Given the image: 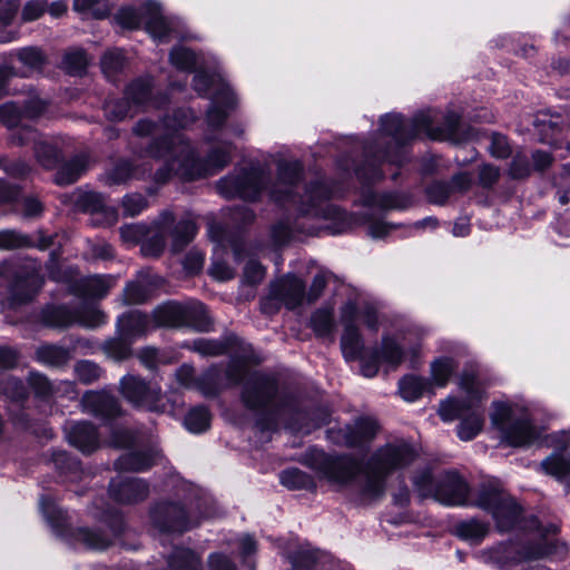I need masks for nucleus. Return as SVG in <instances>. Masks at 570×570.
Masks as SVG:
<instances>
[{
	"label": "nucleus",
	"instance_id": "obj_1",
	"mask_svg": "<svg viewBox=\"0 0 570 570\" xmlns=\"http://www.w3.org/2000/svg\"><path fill=\"white\" fill-rule=\"evenodd\" d=\"M188 121L187 112L179 110L175 114L173 125L168 119L154 121L144 118L132 127L134 135L153 137L144 155L154 159H165V164L155 173L156 183L165 184L174 175L194 180L214 175L229 164L230 145L212 149L206 159L196 157L189 141L178 131V128L185 127Z\"/></svg>",
	"mask_w": 570,
	"mask_h": 570
},
{
	"label": "nucleus",
	"instance_id": "obj_2",
	"mask_svg": "<svg viewBox=\"0 0 570 570\" xmlns=\"http://www.w3.org/2000/svg\"><path fill=\"white\" fill-rule=\"evenodd\" d=\"M225 374L232 385L242 384L240 402L247 410L256 412L269 409L256 420V426L263 432L276 431L279 421L284 422L286 429L304 434L326 423L325 416L317 422L309 419L294 397H278V380L273 374L249 372L245 363L238 360L227 365Z\"/></svg>",
	"mask_w": 570,
	"mask_h": 570
},
{
	"label": "nucleus",
	"instance_id": "obj_3",
	"mask_svg": "<svg viewBox=\"0 0 570 570\" xmlns=\"http://www.w3.org/2000/svg\"><path fill=\"white\" fill-rule=\"evenodd\" d=\"M415 458V450L404 441L379 448L364 468L351 456H327L324 452L315 453V459L331 481L342 485H353L364 501L381 498L385 491L386 476L395 470L407 466Z\"/></svg>",
	"mask_w": 570,
	"mask_h": 570
},
{
	"label": "nucleus",
	"instance_id": "obj_4",
	"mask_svg": "<svg viewBox=\"0 0 570 570\" xmlns=\"http://www.w3.org/2000/svg\"><path fill=\"white\" fill-rule=\"evenodd\" d=\"M303 166L298 160L281 159L277 163V179L271 187V197L282 205H293L302 215L331 217L335 208L328 204L332 191L324 181L317 180L303 188L304 195L298 194Z\"/></svg>",
	"mask_w": 570,
	"mask_h": 570
},
{
	"label": "nucleus",
	"instance_id": "obj_5",
	"mask_svg": "<svg viewBox=\"0 0 570 570\" xmlns=\"http://www.w3.org/2000/svg\"><path fill=\"white\" fill-rule=\"evenodd\" d=\"M459 387L468 395L469 401L449 397L440 403L439 415L443 421L460 419L458 436L462 441L474 439L484 423L483 411L474 406V402L484 399L485 384L474 366L465 367L459 379Z\"/></svg>",
	"mask_w": 570,
	"mask_h": 570
},
{
	"label": "nucleus",
	"instance_id": "obj_6",
	"mask_svg": "<svg viewBox=\"0 0 570 570\" xmlns=\"http://www.w3.org/2000/svg\"><path fill=\"white\" fill-rule=\"evenodd\" d=\"M460 115L455 111L441 114L434 109L419 111L411 120L400 115H386L381 119V130L403 145L424 134L431 139L443 140L456 134Z\"/></svg>",
	"mask_w": 570,
	"mask_h": 570
},
{
	"label": "nucleus",
	"instance_id": "obj_7",
	"mask_svg": "<svg viewBox=\"0 0 570 570\" xmlns=\"http://www.w3.org/2000/svg\"><path fill=\"white\" fill-rule=\"evenodd\" d=\"M490 420L492 428L499 432L501 442L507 445L528 446L540 436L528 412L509 403L493 402Z\"/></svg>",
	"mask_w": 570,
	"mask_h": 570
},
{
	"label": "nucleus",
	"instance_id": "obj_8",
	"mask_svg": "<svg viewBox=\"0 0 570 570\" xmlns=\"http://www.w3.org/2000/svg\"><path fill=\"white\" fill-rule=\"evenodd\" d=\"M470 504L490 513L500 532L517 529L523 518L522 507L495 483H482Z\"/></svg>",
	"mask_w": 570,
	"mask_h": 570
},
{
	"label": "nucleus",
	"instance_id": "obj_9",
	"mask_svg": "<svg viewBox=\"0 0 570 570\" xmlns=\"http://www.w3.org/2000/svg\"><path fill=\"white\" fill-rule=\"evenodd\" d=\"M413 484L422 498L431 497L445 505L468 503L469 485L456 471H446L434 478L431 470H423L414 475Z\"/></svg>",
	"mask_w": 570,
	"mask_h": 570
},
{
	"label": "nucleus",
	"instance_id": "obj_10",
	"mask_svg": "<svg viewBox=\"0 0 570 570\" xmlns=\"http://www.w3.org/2000/svg\"><path fill=\"white\" fill-rule=\"evenodd\" d=\"M153 327H193L204 332L209 327V318L205 305L198 301L178 303L166 302L151 313Z\"/></svg>",
	"mask_w": 570,
	"mask_h": 570
},
{
	"label": "nucleus",
	"instance_id": "obj_11",
	"mask_svg": "<svg viewBox=\"0 0 570 570\" xmlns=\"http://www.w3.org/2000/svg\"><path fill=\"white\" fill-rule=\"evenodd\" d=\"M269 171L262 166H252L222 178L217 183L218 193L226 198L239 197L255 200L266 187Z\"/></svg>",
	"mask_w": 570,
	"mask_h": 570
},
{
	"label": "nucleus",
	"instance_id": "obj_12",
	"mask_svg": "<svg viewBox=\"0 0 570 570\" xmlns=\"http://www.w3.org/2000/svg\"><path fill=\"white\" fill-rule=\"evenodd\" d=\"M547 554L548 549L541 543L520 547L512 542H504L484 551L482 556L487 562L509 567L538 560Z\"/></svg>",
	"mask_w": 570,
	"mask_h": 570
},
{
	"label": "nucleus",
	"instance_id": "obj_13",
	"mask_svg": "<svg viewBox=\"0 0 570 570\" xmlns=\"http://www.w3.org/2000/svg\"><path fill=\"white\" fill-rule=\"evenodd\" d=\"M150 520L161 533L181 534L198 524V520L193 519L183 505L170 502L156 504L150 512Z\"/></svg>",
	"mask_w": 570,
	"mask_h": 570
},
{
	"label": "nucleus",
	"instance_id": "obj_14",
	"mask_svg": "<svg viewBox=\"0 0 570 570\" xmlns=\"http://www.w3.org/2000/svg\"><path fill=\"white\" fill-rule=\"evenodd\" d=\"M122 396L136 407L154 412H164L165 405L160 404L161 393L159 387L147 384L145 380L135 375H127L120 381Z\"/></svg>",
	"mask_w": 570,
	"mask_h": 570
},
{
	"label": "nucleus",
	"instance_id": "obj_15",
	"mask_svg": "<svg viewBox=\"0 0 570 570\" xmlns=\"http://www.w3.org/2000/svg\"><path fill=\"white\" fill-rule=\"evenodd\" d=\"M155 226H159L166 233L168 232L171 238L170 248L174 254L183 252L198 232L196 222L190 214H186L175 223V215L170 210H164L155 222Z\"/></svg>",
	"mask_w": 570,
	"mask_h": 570
},
{
	"label": "nucleus",
	"instance_id": "obj_16",
	"mask_svg": "<svg viewBox=\"0 0 570 570\" xmlns=\"http://www.w3.org/2000/svg\"><path fill=\"white\" fill-rule=\"evenodd\" d=\"M0 276L10 282V292L14 303H26L33 296V274L23 271L18 263L3 262L0 264Z\"/></svg>",
	"mask_w": 570,
	"mask_h": 570
},
{
	"label": "nucleus",
	"instance_id": "obj_17",
	"mask_svg": "<svg viewBox=\"0 0 570 570\" xmlns=\"http://www.w3.org/2000/svg\"><path fill=\"white\" fill-rule=\"evenodd\" d=\"M551 439L558 440L556 443L557 450L547 456L540 463V466L546 474L559 481L568 480L570 487V455L567 456L564 454L570 438L563 432L558 435H552Z\"/></svg>",
	"mask_w": 570,
	"mask_h": 570
},
{
	"label": "nucleus",
	"instance_id": "obj_18",
	"mask_svg": "<svg viewBox=\"0 0 570 570\" xmlns=\"http://www.w3.org/2000/svg\"><path fill=\"white\" fill-rule=\"evenodd\" d=\"M110 495L120 503L134 504L149 494V484L139 478L117 476L109 483Z\"/></svg>",
	"mask_w": 570,
	"mask_h": 570
},
{
	"label": "nucleus",
	"instance_id": "obj_19",
	"mask_svg": "<svg viewBox=\"0 0 570 570\" xmlns=\"http://www.w3.org/2000/svg\"><path fill=\"white\" fill-rule=\"evenodd\" d=\"M304 295V282L296 276L288 275L272 284L269 299L285 305L288 309H294L302 304Z\"/></svg>",
	"mask_w": 570,
	"mask_h": 570
},
{
	"label": "nucleus",
	"instance_id": "obj_20",
	"mask_svg": "<svg viewBox=\"0 0 570 570\" xmlns=\"http://www.w3.org/2000/svg\"><path fill=\"white\" fill-rule=\"evenodd\" d=\"M83 410L95 416L111 419L120 414L118 400L107 391H88L81 397Z\"/></svg>",
	"mask_w": 570,
	"mask_h": 570
},
{
	"label": "nucleus",
	"instance_id": "obj_21",
	"mask_svg": "<svg viewBox=\"0 0 570 570\" xmlns=\"http://www.w3.org/2000/svg\"><path fill=\"white\" fill-rule=\"evenodd\" d=\"M151 167L147 163L134 164L129 160L121 159L117 161L111 168L106 170L101 180L108 185H120L130 178H145L150 176Z\"/></svg>",
	"mask_w": 570,
	"mask_h": 570
},
{
	"label": "nucleus",
	"instance_id": "obj_22",
	"mask_svg": "<svg viewBox=\"0 0 570 570\" xmlns=\"http://www.w3.org/2000/svg\"><path fill=\"white\" fill-rule=\"evenodd\" d=\"M153 327L151 317L148 315L132 311L126 314H122L116 324V334L124 335L132 343L145 336Z\"/></svg>",
	"mask_w": 570,
	"mask_h": 570
},
{
	"label": "nucleus",
	"instance_id": "obj_23",
	"mask_svg": "<svg viewBox=\"0 0 570 570\" xmlns=\"http://www.w3.org/2000/svg\"><path fill=\"white\" fill-rule=\"evenodd\" d=\"M116 284L111 275L82 277L71 285V292L79 297L102 298Z\"/></svg>",
	"mask_w": 570,
	"mask_h": 570
},
{
	"label": "nucleus",
	"instance_id": "obj_24",
	"mask_svg": "<svg viewBox=\"0 0 570 570\" xmlns=\"http://www.w3.org/2000/svg\"><path fill=\"white\" fill-rule=\"evenodd\" d=\"M377 423L370 417H361L354 425H347L340 431L343 443L348 448H358L370 443L376 435Z\"/></svg>",
	"mask_w": 570,
	"mask_h": 570
},
{
	"label": "nucleus",
	"instance_id": "obj_25",
	"mask_svg": "<svg viewBox=\"0 0 570 570\" xmlns=\"http://www.w3.org/2000/svg\"><path fill=\"white\" fill-rule=\"evenodd\" d=\"M228 385H232L226 379L225 371L219 366H210L196 379V387L205 397L218 396Z\"/></svg>",
	"mask_w": 570,
	"mask_h": 570
},
{
	"label": "nucleus",
	"instance_id": "obj_26",
	"mask_svg": "<svg viewBox=\"0 0 570 570\" xmlns=\"http://www.w3.org/2000/svg\"><path fill=\"white\" fill-rule=\"evenodd\" d=\"M68 441L82 453H91L98 449V433L89 422H78L70 426L67 432Z\"/></svg>",
	"mask_w": 570,
	"mask_h": 570
},
{
	"label": "nucleus",
	"instance_id": "obj_27",
	"mask_svg": "<svg viewBox=\"0 0 570 570\" xmlns=\"http://www.w3.org/2000/svg\"><path fill=\"white\" fill-rule=\"evenodd\" d=\"M89 166V155L85 153L78 154L58 168L55 174L53 181L59 186L71 185L88 170Z\"/></svg>",
	"mask_w": 570,
	"mask_h": 570
},
{
	"label": "nucleus",
	"instance_id": "obj_28",
	"mask_svg": "<svg viewBox=\"0 0 570 570\" xmlns=\"http://www.w3.org/2000/svg\"><path fill=\"white\" fill-rule=\"evenodd\" d=\"M224 104L226 108H233L235 104L234 94L228 85L222 88L212 97V106L207 111V124L209 127L219 128L227 118V111L218 104Z\"/></svg>",
	"mask_w": 570,
	"mask_h": 570
},
{
	"label": "nucleus",
	"instance_id": "obj_29",
	"mask_svg": "<svg viewBox=\"0 0 570 570\" xmlns=\"http://www.w3.org/2000/svg\"><path fill=\"white\" fill-rule=\"evenodd\" d=\"M75 206L78 210L89 214H104L108 223L116 220V212L106 204L102 194L97 191H85L78 195Z\"/></svg>",
	"mask_w": 570,
	"mask_h": 570
},
{
	"label": "nucleus",
	"instance_id": "obj_30",
	"mask_svg": "<svg viewBox=\"0 0 570 570\" xmlns=\"http://www.w3.org/2000/svg\"><path fill=\"white\" fill-rule=\"evenodd\" d=\"M157 451H137L122 454L115 462V469L119 471L141 472L156 463Z\"/></svg>",
	"mask_w": 570,
	"mask_h": 570
},
{
	"label": "nucleus",
	"instance_id": "obj_31",
	"mask_svg": "<svg viewBox=\"0 0 570 570\" xmlns=\"http://www.w3.org/2000/svg\"><path fill=\"white\" fill-rule=\"evenodd\" d=\"M328 556L317 549L299 548L288 556L292 570H322Z\"/></svg>",
	"mask_w": 570,
	"mask_h": 570
},
{
	"label": "nucleus",
	"instance_id": "obj_32",
	"mask_svg": "<svg viewBox=\"0 0 570 570\" xmlns=\"http://www.w3.org/2000/svg\"><path fill=\"white\" fill-rule=\"evenodd\" d=\"M37 163L45 169H53L62 159V150L52 139L43 138L41 135L32 146Z\"/></svg>",
	"mask_w": 570,
	"mask_h": 570
},
{
	"label": "nucleus",
	"instance_id": "obj_33",
	"mask_svg": "<svg viewBox=\"0 0 570 570\" xmlns=\"http://www.w3.org/2000/svg\"><path fill=\"white\" fill-rule=\"evenodd\" d=\"M154 282L149 272L141 271L137 278L127 284L124 289V301L126 304H141L146 302L150 295Z\"/></svg>",
	"mask_w": 570,
	"mask_h": 570
},
{
	"label": "nucleus",
	"instance_id": "obj_34",
	"mask_svg": "<svg viewBox=\"0 0 570 570\" xmlns=\"http://www.w3.org/2000/svg\"><path fill=\"white\" fill-rule=\"evenodd\" d=\"M125 92L136 112L151 106L153 82L150 78L136 79L126 88Z\"/></svg>",
	"mask_w": 570,
	"mask_h": 570
},
{
	"label": "nucleus",
	"instance_id": "obj_35",
	"mask_svg": "<svg viewBox=\"0 0 570 570\" xmlns=\"http://www.w3.org/2000/svg\"><path fill=\"white\" fill-rule=\"evenodd\" d=\"M169 570H203L202 557L191 549L176 547L167 557Z\"/></svg>",
	"mask_w": 570,
	"mask_h": 570
},
{
	"label": "nucleus",
	"instance_id": "obj_36",
	"mask_svg": "<svg viewBox=\"0 0 570 570\" xmlns=\"http://www.w3.org/2000/svg\"><path fill=\"white\" fill-rule=\"evenodd\" d=\"M42 321L51 327H69L76 324V308L67 305H51L42 311Z\"/></svg>",
	"mask_w": 570,
	"mask_h": 570
},
{
	"label": "nucleus",
	"instance_id": "obj_37",
	"mask_svg": "<svg viewBox=\"0 0 570 570\" xmlns=\"http://www.w3.org/2000/svg\"><path fill=\"white\" fill-rule=\"evenodd\" d=\"M365 155L368 158L367 161L370 163L371 174L367 175L364 168H358L356 174L360 178L366 179L368 181L381 179L383 177V174L379 168V163L384 160L392 164L401 165L403 161V158L399 154L392 155L387 151H384L383 154L376 156L372 146L365 147Z\"/></svg>",
	"mask_w": 570,
	"mask_h": 570
},
{
	"label": "nucleus",
	"instance_id": "obj_38",
	"mask_svg": "<svg viewBox=\"0 0 570 570\" xmlns=\"http://www.w3.org/2000/svg\"><path fill=\"white\" fill-rule=\"evenodd\" d=\"M71 351L55 344L41 345L37 350V360L48 366L63 367L71 360Z\"/></svg>",
	"mask_w": 570,
	"mask_h": 570
},
{
	"label": "nucleus",
	"instance_id": "obj_39",
	"mask_svg": "<svg viewBox=\"0 0 570 570\" xmlns=\"http://www.w3.org/2000/svg\"><path fill=\"white\" fill-rule=\"evenodd\" d=\"M363 340L358 328L354 324L344 325L341 337V348L347 361H354L360 357L363 351Z\"/></svg>",
	"mask_w": 570,
	"mask_h": 570
},
{
	"label": "nucleus",
	"instance_id": "obj_40",
	"mask_svg": "<svg viewBox=\"0 0 570 570\" xmlns=\"http://www.w3.org/2000/svg\"><path fill=\"white\" fill-rule=\"evenodd\" d=\"M489 531V523L478 519L465 520L455 525V534L474 544L480 543L488 535Z\"/></svg>",
	"mask_w": 570,
	"mask_h": 570
},
{
	"label": "nucleus",
	"instance_id": "obj_41",
	"mask_svg": "<svg viewBox=\"0 0 570 570\" xmlns=\"http://www.w3.org/2000/svg\"><path fill=\"white\" fill-rule=\"evenodd\" d=\"M73 535L77 542L91 550H105L112 543V538L99 529L79 528Z\"/></svg>",
	"mask_w": 570,
	"mask_h": 570
},
{
	"label": "nucleus",
	"instance_id": "obj_42",
	"mask_svg": "<svg viewBox=\"0 0 570 570\" xmlns=\"http://www.w3.org/2000/svg\"><path fill=\"white\" fill-rule=\"evenodd\" d=\"M132 342L124 335L116 334L115 337L106 340L101 345L105 355L116 362L129 358L132 354Z\"/></svg>",
	"mask_w": 570,
	"mask_h": 570
},
{
	"label": "nucleus",
	"instance_id": "obj_43",
	"mask_svg": "<svg viewBox=\"0 0 570 570\" xmlns=\"http://www.w3.org/2000/svg\"><path fill=\"white\" fill-rule=\"evenodd\" d=\"M364 203L367 206L391 210L406 208L409 199L405 196L395 193H370L364 197Z\"/></svg>",
	"mask_w": 570,
	"mask_h": 570
},
{
	"label": "nucleus",
	"instance_id": "obj_44",
	"mask_svg": "<svg viewBox=\"0 0 570 570\" xmlns=\"http://www.w3.org/2000/svg\"><path fill=\"white\" fill-rule=\"evenodd\" d=\"M18 60L27 68V71L17 76L27 77L30 72L41 71L47 65V57L40 48L26 47L17 51Z\"/></svg>",
	"mask_w": 570,
	"mask_h": 570
},
{
	"label": "nucleus",
	"instance_id": "obj_45",
	"mask_svg": "<svg viewBox=\"0 0 570 570\" xmlns=\"http://www.w3.org/2000/svg\"><path fill=\"white\" fill-rule=\"evenodd\" d=\"M237 343V337H228L225 341L198 338L193 342L191 348L205 356H217L229 352L232 346Z\"/></svg>",
	"mask_w": 570,
	"mask_h": 570
},
{
	"label": "nucleus",
	"instance_id": "obj_46",
	"mask_svg": "<svg viewBox=\"0 0 570 570\" xmlns=\"http://www.w3.org/2000/svg\"><path fill=\"white\" fill-rule=\"evenodd\" d=\"M430 387L428 380L406 375L399 383V392L405 401H415Z\"/></svg>",
	"mask_w": 570,
	"mask_h": 570
},
{
	"label": "nucleus",
	"instance_id": "obj_47",
	"mask_svg": "<svg viewBox=\"0 0 570 570\" xmlns=\"http://www.w3.org/2000/svg\"><path fill=\"white\" fill-rule=\"evenodd\" d=\"M309 325L318 337L331 335L335 328L333 308L316 309L311 316Z\"/></svg>",
	"mask_w": 570,
	"mask_h": 570
},
{
	"label": "nucleus",
	"instance_id": "obj_48",
	"mask_svg": "<svg viewBox=\"0 0 570 570\" xmlns=\"http://www.w3.org/2000/svg\"><path fill=\"white\" fill-rule=\"evenodd\" d=\"M281 483L289 490H313L315 489L314 479L301 471L292 468L281 473Z\"/></svg>",
	"mask_w": 570,
	"mask_h": 570
},
{
	"label": "nucleus",
	"instance_id": "obj_49",
	"mask_svg": "<svg viewBox=\"0 0 570 570\" xmlns=\"http://www.w3.org/2000/svg\"><path fill=\"white\" fill-rule=\"evenodd\" d=\"M106 323V314L96 305L86 304L76 308V324L86 328H97Z\"/></svg>",
	"mask_w": 570,
	"mask_h": 570
},
{
	"label": "nucleus",
	"instance_id": "obj_50",
	"mask_svg": "<svg viewBox=\"0 0 570 570\" xmlns=\"http://www.w3.org/2000/svg\"><path fill=\"white\" fill-rule=\"evenodd\" d=\"M106 117L111 121H120L137 114L126 95L124 98L108 99L104 105Z\"/></svg>",
	"mask_w": 570,
	"mask_h": 570
},
{
	"label": "nucleus",
	"instance_id": "obj_51",
	"mask_svg": "<svg viewBox=\"0 0 570 570\" xmlns=\"http://www.w3.org/2000/svg\"><path fill=\"white\" fill-rule=\"evenodd\" d=\"M87 53L81 49L67 51L61 61L62 69L71 76H81L88 66Z\"/></svg>",
	"mask_w": 570,
	"mask_h": 570
},
{
	"label": "nucleus",
	"instance_id": "obj_52",
	"mask_svg": "<svg viewBox=\"0 0 570 570\" xmlns=\"http://www.w3.org/2000/svg\"><path fill=\"white\" fill-rule=\"evenodd\" d=\"M458 368V363L452 357H440L431 365V374L438 386H445L453 372Z\"/></svg>",
	"mask_w": 570,
	"mask_h": 570
},
{
	"label": "nucleus",
	"instance_id": "obj_53",
	"mask_svg": "<svg viewBox=\"0 0 570 570\" xmlns=\"http://www.w3.org/2000/svg\"><path fill=\"white\" fill-rule=\"evenodd\" d=\"M73 372L77 380L86 385L97 382L104 374V370L100 365L89 360L76 362Z\"/></svg>",
	"mask_w": 570,
	"mask_h": 570
},
{
	"label": "nucleus",
	"instance_id": "obj_54",
	"mask_svg": "<svg viewBox=\"0 0 570 570\" xmlns=\"http://www.w3.org/2000/svg\"><path fill=\"white\" fill-rule=\"evenodd\" d=\"M184 423L190 432H204L209 428L210 413L206 406H196L187 413Z\"/></svg>",
	"mask_w": 570,
	"mask_h": 570
},
{
	"label": "nucleus",
	"instance_id": "obj_55",
	"mask_svg": "<svg viewBox=\"0 0 570 570\" xmlns=\"http://www.w3.org/2000/svg\"><path fill=\"white\" fill-rule=\"evenodd\" d=\"M403 350L402 347L391 337H383L381 351L375 353V356H379V361L392 365L399 366L403 361Z\"/></svg>",
	"mask_w": 570,
	"mask_h": 570
},
{
	"label": "nucleus",
	"instance_id": "obj_56",
	"mask_svg": "<svg viewBox=\"0 0 570 570\" xmlns=\"http://www.w3.org/2000/svg\"><path fill=\"white\" fill-rule=\"evenodd\" d=\"M223 85H226L220 80L217 75L208 73L205 71H198L194 76L193 87L198 92L199 96H207L213 87H215V91L213 96L222 88Z\"/></svg>",
	"mask_w": 570,
	"mask_h": 570
},
{
	"label": "nucleus",
	"instance_id": "obj_57",
	"mask_svg": "<svg viewBox=\"0 0 570 570\" xmlns=\"http://www.w3.org/2000/svg\"><path fill=\"white\" fill-rule=\"evenodd\" d=\"M125 66L124 52L119 49L107 51L101 58V69L108 79H112Z\"/></svg>",
	"mask_w": 570,
	"mask_h": 570
},
{
	"label": "nucleus",
	"instance_id": "obj_58",
	"mask_svg": "<svg viewBox=\"0 0 570 570\" xmlns=\"http://www.w3.org/2000/svg\"><path fill=\"white\" fill-rule=\"evenodd\" d=\"M170 62L178 69L193 70L197 63L194 51L185 47H176L170 51Z\"/></svg>",
	"mask_w": 570,
	"mask_h": 570
},
{
	"label": "nucleus",
	"instance_id": "obj_59",
	"mask_svg": "<svg viewBox=\"0 0 570 570\" xmlns=\"http://www.w3.org/2000/svg\"><path fill=\"white\" fill-rule=\"evenodd\" d=\"M73 9L79 12H89L96 19H104L109 16V6L101 0H73Z\"/></svg>",
	"mask_w": 570,
	"mask_h": 570
},
{
	"label": "nucleus",
	"instance_id": "obj_60",
	"mask_svg": "<svg viewBox=\"0 0 570 570\" xmlns=\"http://www.w3.org/2000/svg\"><path fill=\"white\" fill-rule=\"evenodd\" d=\"M156 227L158 230L141 244V253L145 256L158 257L165 249L167 234L159 226Z\"/></svg>",
	"mask_w": 570,
	"mask_h": 570
},
{
	"label": "nucleus",
	"instance_id": "obj_61",
	"mask_svg": "<svg viewBox=\"0 0 570 570\" xmlns=\"http://www.w3.org/2000/svg\"><path fill=\"white\" fill-rule=\"evenodd\" d=\"M28 383L37 397L48 399L53 395V384L43 374L30 373Z\"/></svg>",
	"mask_w": 570,
	"mask_h": 570
},
{
	"label": "nucleus",
	"instance_id": "obj_62",
	"mask_svg": "<svg viewBox=\"0 0 570 570\" xmlns=\"http://www.w3.org/2000/svg\"><path fill=\"white\" fill-rule=\"evenodd\" d=\"M121 207L125 216L134 217L148 207V200L141 194H128L122 198Z\"/></svg>",
	"mask_w": 570,
	"mask_h": 570
},
{
	"label": "nucleus",
	"instance_id": "obj_63",
	"mask_svg": "<svg viewBox=\"0 0 570 570\" xmlns=\"http://www.w3.org/2000/svg\"><path fill=\"white\" fill-rule=\"evenodd\" d=\"M116 20L124 28L136 29L144 21V11L131 7L122 8L117 13Z\"/></svg>",
	"mask_w": 570,
	"mask_h": 570
},
{
	"label": "nucleus",
	"instance_id": "obj_64",
	"mask_svg": "<svg viewBox=\"0 0 570 570\" xmlns=\"http://www.w3.org/2000/svg\"><path fill=\"white\" fill-rule=\"evenodd\" d=\"M23 118L21 108L13 102H6L0 106V121L10 129L19 126Z\"/></svg>",
	"mask_w": 570,
	"mask_h": 570
}]
</instances>
